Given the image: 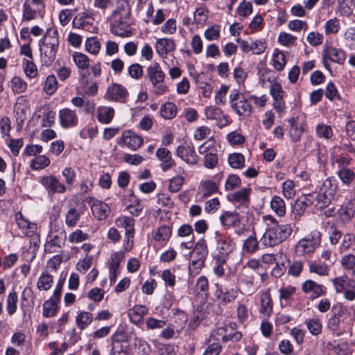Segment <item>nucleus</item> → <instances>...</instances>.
Returning <instances> with one entry per match:
<instances>
[{
	"label": "nucleus",
	"mask_w": 355,
	"mask_h": 355,
	"mask_svg": "<svg viewBox=\"0 0 355 355\" xmlns=\"http://www.w3.org/2000/svg\"><path fill=\"white\" fill-rule=\"evenodd\" d=\"M205 113L208 119L220 121L222 116L225 117V116L223 115L222 110L218 107H207L205 109Z\"/></svg>",
	"instance_id": "052dcab7"
},
{
	"label": "nucleus",
	"mask_w": 355,
	"mask_h": 355,
	"mask_svg": "<svg viewBox=\"0 0 355 355\" xmlns=\"http://www.w3.org/2000/svg\"><path fill=\"white\" fill-rule=\"evenodd\" d=\"M342 183L349 186L355 178V171L350 168L339 169L336 173Z\"/></svg>",
	"instance_id": "473e14b6"
},
{
	"label": "nucleus",
	"mask_w": 355,
	"mask_h": 355,
	"mask_svg": "<svg viewBox=\"0 0 355 355\" xmlns=\"http://www.w3.org/2000/svg\"><path fill=\"white\" fill-rule=\"evenodd\" d=\"M41 62L49 67L54 61L59 46L58 33L56 28H49L39 41Z\"/></svg>",
	"instance_id": "f257e3e1"
},
{
	"label": "nucleus",
	"mask_w": 355,
	"mask_h": 355,
	"mask_svg": "<svg viewBox=\"0 0 355 355\" xmlns=\"http://www.w3.org/2000/svg\"><path fill=\"white\" fill-rule=\"evenodd\" d=\"M305 324L309 333L313 336H316L321 334L322 324L319 318H313L307 319L305 321Z\"/></svg>",
	"instance_id": "f704fd0d"
},
{
	"label": "nucleus",
	"mask_w": 355,
	"mask_h": 355,
	"mask_svg": "<svg viewBox=\"0 0 355 355\" xmlns=\"http://www.w3.org/2000/svg\"><path fill=\"white\" fill-rule=\"evenodd\" d=\"M292 228L290 225L275 224L266 230L261 239V243L267 247H272L282 243L291 234Z\"/></svg>",
	"instance_id": "f03ea898"
},
{
	"label": "nucleus",
	"mask_w": 355,
	"mask_h": 355,
	"mask_svg": "<svg viewBox=\"0 0 355 355\" xmlns=\"http://www.w3.org/2000/svg\"><path fill=\"white\" fill-rule=\"evenodd\" d=\"M259 248V242L255 236H249L243 242V250L248 253H254Z\"/></svg>",
	"instance_id": "37998d69"
},
{
	"label": "nucleus",
	"mask_w": 355,
	"mask_h": 355,
	"mask_svg": "<svg viewBox=\"0 0 355 355\" xmlns=\"http://www.w3.org/2000/svg\"><path fill=\"white\" fill-rule=\"evenodd\" d=\"M53 281L52 275L43 272L38 279L37 287L40 291H48L51 288Z\"/></svg>",
	"instance_id": "79ce46f5"
},
{
	"label": "nucleus",
	"mask_w": 355,
	"mask_h": 355,
	"mask_svg": "<svg viewBox=\"0 0 355 355\" xmlns=\"http://www.w3.org/2000/svg\"><path fill=\"white\" fill-rule=\"evenodd\" d=\"M215 240L217 243V254L214 256V260L220 263H226L229 255L233 252L235 244L232 239L223 235L220 232H215Z\"/></svg>",
	"instance_id": "20e7f679"
},
{
	"label": "nucleus",
	"mask_w": 355,
	"mask_h": 355,
	"mask_svg": "<svg viewBox=\"0 0 355 355\" xmlns=\"http://www.w3.org/2000/svg\"><path fill=\"white\" fill-rule=\"evenodd\" d=\"M66 239L67 235L64 230L55 232L51 230L44 245V252L49 254L57 252V248H61L64 245Z\"/></svg>",
	"instance_id": "423d86ee"
},
{
	"label": "nucleus",
	"mask_w": 355,
	"mask_h": 355,
	"mask_svg": "<svg viewBox=\"0 0 355 355\" xmlns=\"http://www.w3.org/2000/svg\"><path fill=\"white\" fill-rule=\"evenodd\" d=\"M135 220L132 217L122 216L116 220V224L118 227H121L125 229V231L135 229Z\"/></svg>",
	"instance_id": "13d9d810"
},
{
	"label": "nucleus",
	"mask_w": 355,
	"mask_h": 355,
	"mask_svg": "<svg viewBox=\"0 0 355 355\" xmlns=\"http://www.w3.org/2000/svg\"><path fill=\"white\" fill-rule=\"evenodd\" d=\"M161 116L166 119H171L176 116L177 107L174 103L167 102L160 107Z\"/></svg>",
	"instance_id": "4c0bfd02"
},
{
	"label": "nucleus",
	"mask_w": 355,
	"mask_h": 355,
	"mask_svg": "<svg viewBox=\"0 0 355 355\" xmlns=\"http://www.w3.org/2000/svg\"><path fill=\"white\" fill-rule=\"evenodd\" d=\"M18 302V297L16 292H10L7 297L6 309L10 315H13L17 310V303Z\"/></svg>",
	"instance_id": "3c124183"
},
{
	"label": "nucleus",
	"mask_w": 355,
	"mask_h": 355,
	"mask_svg": "<svg viewBox=\"0 0 355 355\" xmlns=\"http://www.w3.org/2000/svg\"><path fill=\"white\" fill-rule=\"evenodd\" d=\"M313 203L314 195L313 193L302 196L295 201L293 207V212L297 216H302L306 208Z\"/></svg>",
	"instance_id": "2eb2a0df"
},
{
	"label": "nucleus",
	"mask_w": 355,
	"mask_h": 355,
	"mask_svg": "<svg viewBox=\"0 0 355 355\" xmlns=\"http://www.w3.org/2000/svg\"><path fill=\"white\" fill-rule=\"evenodd\" d=\"M252 12V5L250 2H247L243 0L239 7L237 8L236 12L239 15L242 17H247Z\"/></svg>",
	"instance_id": "774afa93"
},
{
	"label": "nucleus",
	"mask_w": 355,
	"mask_h": 355,
	"mask_svg": "<svg viewBox=\"0 0 355 355\" xmlns=\"http://www.w3.org/2000/svg\"><path fill=\"white\" fill-rule=\"evenodd\" d=\"M130 347L128 341L113 340L110 355H128Z\"/></svg>",
	"instance_id": "4be33fe9"
},
{
	"label": "nucleus",
	"mask_w": 355,
	"mask_h": 355,
	"mask_svg": "<svg viewBox=\"0 0 355 355\" xmlns=\"http://www.w3.org/2000/svg\"><path fill=\"white\" fill-rule=\"evenodd\" d=\"M323 53L324 58H329L331 61L338 64H343L346 59V54L341 49L327 46Z\"/></svg>",
	"instance_id": "6ab92c4d"
},
{
	"label": "nucleus",
	"mask_w": 355,
	"mask_h": 355,
	"mask_svg": "<svg viewBox=\"0 0 355 355\" xmlns=\"http://www.w3.org/2000/svg\"><path fill=\"white\" fill-rule=\"evenodd\" d=\"M73 60L79 69H87L89 64L88 57L83 53L75 52L73 54Z\"/></svg>",
	"instance_id": "49530a36"
},
{
	"label": "nucleus",
	"mask_w": 355,
	"mask_h": 355,
	"mask_svg": "<svg viewBox=\"0 0 355 355\" xmlns=\"http://www.w3.org/2000/svg\"><path fill=\"white\" fill-rule=\"evenodd\" d=\"M86 50L92 54H97L101 49V44L96 37L87 38L85 42Z\"/></svg>",
	"instance_id": "6e6d98bb"
},
{
	"label": "nucleus",
	"mask_w": 355,
	"mask_h": 355,
	"mask_svg": "<svg viewBox=\"0 0 355 355\" xmlns=\"http://www.w3.org/2000/svg\"><path fill=\"white\" fill-rule=\"evenodd\" d=\"M58 87V81L54 75L49 76L45 81L44 86V92L49 95L53 94Z\"/></svg>",
	"instance_id": "5fc2aeb1"
},
{
	"label": "nucleus",
	"mask_w": 355,
	"mask_h": 355,
	"mask_svg": "<svg viewBox=\"0 0 355 355\" xmlns=\"http://www.w3.org/2000/svg\"><path fill=\"white\" fill-rule=\"evenodd\" d=\"M147 76L151 82L155 94L162 95L168 91V87L164 83L166 75L159 63L155 62L147 68Z\"/></svg>",
	"instance_id": "7ed1b4c3"
},
{
	"label": "nucleus",
	"mask_w": 355,
	"mask_h": 355,
	"mask_svg": "<svg viewBox=\"0 0 355 355\" xmlns=\"http://www.w3.org/2000/svg\"><path fill=\"white\" fill-rule=\"evenodd\" d=\"M238 292L234 288H225V292L222 298V305H225L233 302L237 297Z\"/></svg>",
	"instance_id": "680f3d73"
},
{
	"label": "nucleus",
	"mask_w": 355,
	"mask_h": 355,
	"mask_svg": "<svg viewBox=\"0 0 355 355\" xmlns=\"http://www.w3.org/2000/svg\"><path fill=\"white\" fill-rule=\"evenodd\" d=\"M59 302L49 299L43 304V315L45 318H51L56 315L58 311L57 304Z\"/></svg>",
	"instance_id": "58836bf2"
},
{
	"label": "nucleus",
	"mask_w": 355,
	"mask_h": 355,
	"mask_svg": "<svg viewBox=\"0 0 355 355\" xmlns=\"http://www.w3.org/2000/svg\"><path fill=\"white\" fill-rule=\"evenodd\" d=\"M251 189L250 188H243L242 189L234 192L232 195V198L234 202L240 204V206L248 208L250 198L249 195Z\"/></svg>",
	"instance_id": "b1692460"
},
{
	"label": "nucleus",
	"mask_w": 355,
	"mask_h": 355,
	"mask_svg": "<svg viewBox=\"0 0 355 355\" xmlns=\"http://www.w3.org/2000/svg\"><path fill=\"white\" fill-rule=\"evenodd\" d=\"M228 162L234 168H242L245 164V157L241 153H232L228 157Z\"/></svg>",
	"instance_id": "09e8293b"
},
{
	"label": "nucleus",
	"mask_w": 355,
	"mask_h": 355,
	"mask_svg": "<svg viewBox=\"0 0 355 355\" xmlns=\"http://www.w3.org/2000/svg\"><path fill=\"white\" fill-rule=\"evenodd\" d=\"M259 312L266 317H269L272 314V300L270 293L268 292H265L261 295V308Z\"/></svg>",
	"instance_id": "a878e982"
},
{
	"label": "nucleus",
	"mask_w": 355,
	"mask_h": 355,
	"mask_svg": "<svg viewBox=\"0 0 355 355\" xmlns=\"http://www.w3.org/2000/svg\"><path fill=\"white\" fill-rule=\"evenodd\" d=\"M208 255V248L206 241L204 239H200L193 248L190 253L192 261L205 262Z\"/></svg>",
	"instance_id": "4468645a"
},
{
	"label": "nucleus",
	"mask_w": 355,
	"mask_h": 355,
	"mask_svg": "<svg viewBox=\"0 0 355 355\" xmlns=\"http://www.w3.org/2000/svg\"><path fill=\"white\" fill-rule=\"evenodd\" d=\"M218 186L214 182L205 180L202 183V198L205 199L218 192Z\"/></svg>",
	"instance_id": "ea45409f"
},
{
	"label": "nucleus",
	"mask_w": 355,
	"mask_h": 355,
	"mask_svg": "<svg viewBox=\"0 0 355 355\" xmlns=\"http://www.w3.org/2000/svg\"><path fill=\"white\" fill-rule=\"evenodd\" d=\"M60 125L64 128L75 127L78 123V118L75 110L64 108L59 112Z\"/></svg>",
	"instance_id": "f8f14e48"
},
{
	"label": "nucleus",
	"mask_w": 355,
	"mask_h": 355,
	"mask_svg": "<svg viewBox=\"0 0 355 355\" xmlns=\"http://www.w3.org/2000/svg\"><path fill=\"white\" fill-rule=\"evenodd\" d=\"M316 133L319 137L324 139H329L333 135L331 126L323 123L318 125L316 127Z\"/></svg>",
	"instance_id": "e2e57ef3"
},
{
	"label": "nucleus",
	"mask_w": 355,
	"mask_h": 355,
	"mask_svg": "<svg viewBox=\"0 0 355 355\" xmlns=\"http://www.w3.org/2000/svg\"><path fill=\"white\" fill-rule=\"evenodd\" d=\"M40 12V9H32L31 5L27 2H25L23 5V19L26 21H31L35 19L37 14Z\"/></svg>",
	"instance_id": "4d7b16f0"
},
{
	"label": "nucleus",
	"mask_w": 355,
	"mask_h": 355,
	"mask_svg": "<svg viewBox=\"0 0 355 355\" xmlns=\"http://www.w3.org/2000/svg\"><path fill=\"white\" fill-rule=\"evenodd\" d=\"M148 314V309L143 305H135L128 311L131 322L139 324L144 320V316Z\"/></svg>",
	"instance_id": "412c9836"
},
{
	"label": "nucleus",
	"mask_w": 355,
	"mask_h": 355,
	"mask_svg": "<svg viewBox=\"0 0 355 355\" xmlns=\"http://www.w3.org/2000/svg\"><path fill=\"white\" fill-rule=\"evenodd\" d=\"M220 220L223 225L231 226L241 222V216L236 210L234 211H226L220 216Z\"/></svg>",
	"instance_id": "cd10ccee"
},
{
	"label": "nucleus",
	"mask_w": 355,
	"mask_h": 355,
	"mask_svg": "<svg viewBox=\"0 0 355 355\" xmlns=\"http://www.w3.org/2000/svg\"><path fill=\"white\" fill-rule=\"evenodd\" d=\"M349 314L348 309L346 306L342 303H336L333 305L331 309V315L336 317L338 319L344 318V317Z\"/></svg>",
	"instance_id": "864d4df0"
},
{
	"label": "nucleus",
	"mask_w": 355,
	"mask_h": 355,
	"mask_svg": "<svg viewBox=\"0 0 355 355\" xmlns=\"http://www.w3.org/2000/svg\"><path fill=\"white\" fill-rule=\"evenodd\" d=\"M270 207L278 216L285 215L286 205L284 200L281 197L275 196L270 201Z\"/></svg>",
	"instance_id": "c9c22d12"
},
{
	"label": "nucleus",
	"mask_w": 355,
	"mask_h": 355,
	"mask_svg": "<svg viewBox=\"0 0 355 355\" xmlns=\"http://www.w3.org/2000/svg\"><path fill=\"white\" fill-rule=\"evenodd\" d=\"M324 95L330 101H333L335 98L338 100L341 99L340 95L338 94L336 85L331 82L327 85Z\"/></svg>",
	"instance_id": "69168bd1"
},
{
	"label": "nucleus",
	"mask_w": 355,
	"mask_h": 355,
	"mask_svg": "<svg viewBox=\"0 0 355 355\" xmlns=\"http://www.w3.org/2000/svg\"><path fill=\"white\" fill-rule=\"evenodd\" d=\"M270 94L273 98V107L277 112H282L285 108V102L283 100L284 92L281 85L278 83L270 85Z\"/></svg>",
	"instance_id": "9b49d317"
},
{
	"label": "nucleus",
	"mask_w": 355,
	"mask_h": 355,
	"mask_svg": "<svg viewBox=\"0 0 355 355\" xmlns=\"http://www.w3.org/2000/svg\"><path fill=\"white\" fill-rule=\"evenodd\" d=\"M50 162V159L45 155H38L32 159L31 167L33 170H40L47 167Z\"/></svg>",
	"instance_id": "a18cd8bd"
},
{
	"label": "nucleus",
	"mask_w": 355,
	"mask_h": 355,
	"mask_svg": "<svg viewBox=\"0 0 355 355\" xmlns=\"http://www.w3.org/2000/svg\"><path fill=\"white\" fill-rule=\"evenodd\" d=\"M321 242V233L318 230L312 231L305 238L299 241L296 245V252L301 256L311 254L315 251Z\"/></svg>",
	"instance_id": "39448f33"
},
{
	"label": "nucleus",
	"mask_w": 355,
	"mask_h": 355,
	"mask_svg": "<svg viewBox=\"0 0 355 355\" xmlns=\"http://www.w3.org/2000/svg\"><path fill=\"white\" fill-rule=\"evenodd\" d=\"M344 319L345 318H343L341 320L330 315L327 320V329L331 331L336 336H342L345 332V329H341L340 324H344Z\"/></svg>",
	"instance_id": "5701e85b"
},
{
	"label": "nucleus",
	"mask_w": 355,
	"mask_h": 355,
	"mask_svg": "<svg viewBox=\"0 0 355 355\" xmlns=\"http://www.w3.org/2000/svg\"><path fill=\"white\" fill-rule=\"evenodd\" d=\"M92 321V314L87 311H80L76 318V324L80 329H85Z\"/></svg>",
	"instance_id": "e433bc0d"
},
{
	"label": "nucleus",
	"mask_w": 355,
	"mask_h": 355,
	"mask_svg": "<svg viewBox=\"0 0 355 355\" xmlns=\"http://www.w3.org/2000/svg\"><path fill=\"white\" fill-rule=\"evenodd\" d=\"M355 211L354 204L352 202H348L346 205L341 206L338 210V214L340 219L346 223L351 220L354 216Z\"/></svg>",
	"instance_id": "393cba45"
},
{
	"label": "nucleus",
	"mask_w": 355,
	"mask_h": 355,
	"mask_svg": "<svg viewBox=\"0 0 355 355\" xmlns=\"http://www.w3.org/2000/svg\"><path fill=\"white\" fill-rule=\"evenodd\" d=\"M232 108L239 116H249L252 112V107L245 97L243 100L238 101L237 103H234Z\"/></svg>",
	"instance_id": "c756f323"
},
{
	"label": "nucleus",
	"mask_w": 355,
	"mask_h": 355,
	"mask_svg": "<svg viewBox=\"0 0 355 355\" xmlns=\"http://www.w3.org/2000/svg\"><path fill=\"white\" fill-rule=\"evenodd\" d=\"M172 230L170 227L162 225L155 232L153 239L157 241H166L171 236Z\"/></svg>",
	"instance_id": "a19ab883"
},
{
	"label": "nucleus",
	"mask_w": 355,
	"mask_h": 355,
	"mask_svg": "<svg viewBox=\"0 0 355 355\" xmlns=\"http://www.w3.org/2000/svg\"><path fill=\"white\" fill-rule=\"evenodd\" d=\"M295 183L293 180H288L283 184V193L286 198L291 199L295 195L294 189Z\"/></svg>",
	"instance_id": "0e129e2a"
},
{
	"label": "nucleus",
	"mask_w": 355,
	"mask_h": 355,
	"mask_svg": "<svg viewBox=\"0 0 355 355\" xmlns=\"http://www.w3.org/2000/svg\"><path fill=\"white\" fill-rule=\"evenodd\" d=\"M184 181L183 176L178 175L173 178L169 181L168 189L173 193L178 192L182 187Z\"/></svg>",
	"instance_id": "338daca9"
},
{
	"label": "nucleus",
	"mask_w": 355,
	"mask_h": 355,
	"mask_svg": "<svg viewBox=\"0 0 355 355\" xmlns=\"http://www.w3.org/2000/svg\"><path fill=\"white\" fill-rule=\"evenodd\" d=\"M94 216L99 220H105L110 214L108 205L93 197L87 198Z\"/></svg>",
	"instance_id": "6e6552de"
},
{
	"label": "nucleus",
	"mask_w": 355,
	"mask_h": 355,
	"mask_svg": "<svg viewBox=\"0 0 355 355\" xmlns=\"http://www.w3.org/2000/svg\"><path fill=\"white\" fill-rule=\"evenodd\" d=\"M111 32L121 37H127L132 35V31L129 28V24L123 21L121 17L111 24Z\"/></svg>",
	"instance_id": "a211bd4d"
},
{
	"label": "nucleus",
	"mask_w": 355,
	"mask_h": 355,
	"mask_svg": "<svg viewBox=\"0 0 355 355\" xmlns=\"http://www.w3.org/2000/svg\"><path fill=\"white\" fill-rule=\"evenodd\" d=\"M332 282L336 293H342L345 290L352 289L353 279L345 275L334 278Z\"/></svg>",
	"instance_id": "7c9ffc66"
},
{
	"label": "nucleus",
	"mask_w": 355,
	"mask_h": 355,
	"mask_svg": "<svg viewBox=\"0 0 355 355\" xmlns=\"http://www.w3.org/2000/svg\"><path fill=\"white\" fill-rule=\"evenodd\" d=\"M128 95L126 88L118 83H112L107 89L105 98L110 101L125 103Z\"/></svg>",
	"instance_id": "1a4fd4ad"
},
{
	"label": "nucleus",
	"mask_w": 355,
	"mask_h": 355,
	"mask_svg": "<svg viewBox=\"0 0 355 355\" xmlns=\"http://www.w3.org/2000/svg\"><path fill=\"white\" fill-rule=\"evenodd\" d=\"M314 195V205L317 209L322 210L327 208L332 200L334 199L327 196V194L319 191L318 193H313Z\"/></svg>",
	"instance_id": "bb28decb"
},
{
	"label": "nucleus",
	"mask_w": 355,
	"mask_h": 355,
	"mask_svg": "<svg viewBox=\"0 0 355 355\" xmlns=\"http://www.w3.org/2000/svg\"><path fill=\"white\" fill-rule=\"evenodd\" d=\"M354 4L353 0H339V9L342 15L349 16L352 12Z\"/></svg>",
	"instance_id": "bf43d9fd"
},
{
	"label": "nucleus",
	"mask_w": 355,
	"mask_h": 355,
	"mask_svg": "<svg viewBox=\"0 0 355 355\" xmlns=\"http://www.w3.org/2000/svg\"><path fill=\"white\" fill-rule=\"evenodd\" d=\"M11 88L15 94L24 93L27 89V83L20 77L14 76L11 79Z\"/></svg>",
	"instance_id": "c03bdc74"
},
{
	"label": "nucleus",
	"mask_w": 355,
	"mask_h": 355,
	"mask_svg": "<svg viewBox=\"0 0 355 355\" xmlns=\"http://www.w3.org/2000/svg\"><path fill=\"white\" fill-rule=\"evenodd\" d=\"M40 183L47 190L49 194L63 193L66 191L65 186L56 177L53 175L42 177Z\"/></svg>",
	"instance_id": "9d476101"
},
{
	"label": "nucleus",
	"mask_w": 355,
	"mask_h": 355,
	"mask_svg": "<svg viewBox=\"0 0 355 355\" xmlns=\"http://www.w3.org/2000/svg\"><path fill=\"white\" fill-rule=\"evenodd\" d=\"M80 213L75 208L69 209L66 214L65 223L69 227H74L80 219Z\"/></svg>",
	"instance_id": "603ef678"
},
{
	"label": "nucleus",
	"mask_w": 355,
	"mask_h": 355,
	"mask_svg": "<svg viewBox=\"0 0 355 355\" xmlns=\"http://www.w3.org/2000/svg\"><path fill=\"white\" fill-rule=\"evenodd\" d=\"M121 140L129 148L136 150L139 148L144 142L143 138L131 130H126L122 133Z\"/></svg>",
	"instance_id": "f3484780"
},
{
	"label": "nucleus",
	"mask_w": 355,
	"mask_h": 355,
	"mask_svg": "<svg viewBox=\"0 0 355 355\" xmlns=\"http://www.w3.org/2000/svg\"><path fill=\"white\" fill-rule=\"evenodd\" d=\"M176 155L189 164L193 165L197 163L198 157L195 152V148L192 142H184L178 147Z\"/></svg>",
	"instance_id": "0eeeda50"
},
{
	"label": "nucleus",
	"mask_w": 355,
	"mask_h": 355,
	"mask_svg": "<svg viewBox=\"0 0 355 355\" xmlns=\"http://www.w3.org/2000/svg\"><path fill=\"white\" fill-rule=\"evenodd\" d=\"M155 47L157 53L162 58H166L168 53L175 50V44L173 40L161 38L157 40Z\"/></svg>",
	"instance_id": "aec40b11"
},
{
	"label": "nucleus",
	"mask_w": 355,
	"mask_h": 355,
	"mask_svg": "<svg viewBox=\"0 0 355 355\" xmlns=\"http://www.w3.org/2000/svg\"><path fill=\"white\" fill-rule=\"evenodd\" d=\"M114 116V110L111 107L102 106L98 108L97 119L102 123H110Z\"/></svg>",
	"instance_id": "c85d7f7f"
},
{
	"label": "nucleus",
	"mask_w": 355,
	"mask_h": 355,
	"mask_svg": "<svg viewBox=\"0 0 355 355\" xmlns=\"http://www.w3.org/2000/svg\"><path fill=\"white\" fill-rule=\"evenodd\" d=\"M157 157L161 161L160 168L163 171H167L175 165L172 158L171 153L165 148H159L156 152Z\"/></svg>",
	"instance_id": "dca6fc26"
},
{
	"label": "nucleus",
	"mask_w": 355,
	"mask_h": 355,
	"mask_svg": "<svg viewBox=\"0 0 355 355\" xmlns=\"http://www.w3.org/2000/svg\"><path fill=\"white\" fill-rule=\"evenodd\" d=\"M93 19L89 16L87 12L78 13L74 17L72 25L76 28H84L85 25H92Z\"/></svg>",
	"instance_id": "2f4dec72"
},
{
	"label": "nucleus",
	"mask_w": 355,
	"mask_h": 355,
	"mask_svg": "<svg viewBox=\"0 0 355 355\" xmlns=\"http://www.w3.org/2000/svg\"><path fill=\"white\" fill-rule=\"evenodd\" d=\"M135 347L138 354L141 355H149L152 352V348L148 343L141 338H135Z\"/></svg>",
	"instance_id": "8fccbe9b"
},
{
	"label": "nucleus",
	"mask_w": 355,
	"mask_h": 355,
	"mask_svg": "<svg viewBox=\"0 0 355 355\" xmlns=\"http://www.w3.org/2000/svg\"><path fill=\"white\" fill-rule=\"evenodd\" d=\"M338 188L336 180L333 178H327L322 183L320 191L327 196L334 198Z\"/></svg>",
	"instance_id": "72a5a7b5"
},
{
	"label": "nucleus",
	"mask_w": 355,
	"mask_h": 355,
	"mask_svg": "<svg viewBox=\"0 0 355 355\" xmlns=\"http://www.w3.org/2000/svg\"><path fill=\"white\" fill-rule=\"evenodd\" d=\"M302 290L304 293H311L310 296L311 300H315L326 294L325 287L322 284H317L311 279H308L303 282Z\"/></svg>",
	"instance_id": "ddd939ff"
},
{
	"label": "nucleus",
	"mask_w": 355,
	"mask_h": 355,
	"mask_svg": "<svg viewBox=\"0 0 355 355\" xmlns=\"http://www.w3.org/2000/svg\"><path fill=\"white\" fill-rule=\"evenodd\" d=\"M273 67L277 71H282L286 64V58L283 52L275 50L273 53Z\"/></svg>",
	"instance_id": "de8ad7c7"
}]
</instances>
